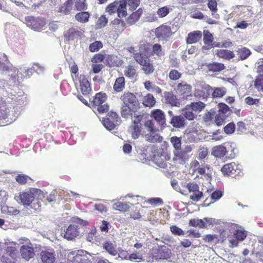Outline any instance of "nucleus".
Wrapping results in <instances>:
<instances>
[{
  "mask_svg": "<svg viewBox=\"0 0 263 263\" xmlns=\"http://www.w3.org/2000/svg\"><path fill=\"white\" fill-rule=\"evenodd\" d=\"M202 33L200 31H196L189 33L186 38V43L187 44H193L197 43L201 40Z\"/></svg>",
  "mask_w": 263,
  "mask_h": 263,
  "instance_id": "nucleus-25",
  "label": "nucleus"
},
{
  "mask_svg": "<svg viewBox=\"0 0 263 263\" xmlns=\"http://www.w3.org/2000/svg\"><path fill=\"white\" fill-rule=\"evenodd\" d=\"M123 105L132 107L133 108H139V103L135 95L129 92H124L120 97Z\"/></svg>",
  "mask_w": 263,
  "mask_h": 263,
  "instance_id": "nucleus-7",
  "label": "nucleus"
},
{
  "mask_svg": "<svg viewBox=\"0 0 263 263\" xmlns=\"http://www.w3.org/2000/svg\"><path fill=\"white\" fill-rule=\"evenodd\" d=\"M92 256L86 251H79L73 257L69 263H90L91 262Z\"/></svg>",
  "mask_w": 263,
  "mask_h": 263,
  "instance_id": "nucleus-9",
  "label": "nucleus"
},
{
  "mask_svg": "<svg viewBox=\"0 0 263 263\" xmlns=\"http://www.w3.org/2000/svg\"><path fill=\"white\" fill-rule=\"evenodd\" d=\"M167 115L170 119L169 123L173 127L181 128L186 126L187 123L182 115H175L172 110H168Z\"/></svg>",
  "mask_w": 263,
  "mask_h": 263,
  "instance_id": "nucleus-5",
  "label": "nucleus"
},
{
  "mask_svg": "<svg viewBox=\"0 0 263 263\" xmlns=\"http://www.w3.org/2000/svg\"><path fill=\"white\" fill-rule=\"evenodd\" d=\"M196 172L200 175L203 176L204 179L207 180H210L212 178L213 168L209 165L201 164V166H199L196 169Z\"/></svg>",
  "mask_w": 263,
  "mask_h": 263,
  "instance_id": "nucleus-15",
  "label": "nucleus"
},
{
  "mask_svg": "<svg viewBox=\"0 0 263 263\" xmlns=\"http://www.w3.org/2000/svg\"><path fill=\"white\" fill-rule=\"evenodd\" d=\"M10 88V86H8L7 83L5 80L0 81V95L2 96L8 95L9 96V92L8 89Z\"/></svg>",
  "mask_w": 263,
  "mask_h": 263,
  "instance_id": "nucleus-47",
  "label": "nucleus"
},
{
  "mask_svg": "<svg viewBox=\"0 0 263 263\" xmlns=\"http://www.w3.org/2000/svg\"><path fill=\"white\" fill-rule=\"evenodd\" d=\"M65 39L67 41H74L81 37L82 32L78 29L71 28L64 32Z\"/></svg>",
  "mask_w": 263,
  "mask_h": 263,
  "instance_id": "nucleus-14",
  "label": "nucleus"
},
{
  "mask_svg": "<svg viewBox=\"0 0 263 263\" xmlns=\"http://www.w3.org/2000/svg\"><path fill=\"white\" fill-rule=\"evenodd\" d=\"M226 118V115L223 114H218L215 117V123L218 126H221L223 124Z\"/></svg>",
  "mask_w": 263,
  "mask_h": 263,
  "instance_id": "nucleus-61",
  "label": "nucleus"
},
{
  "mask_svg": "<svg viewBox=\"0 0 263 263\" xmlns=\"http://www.w3.org/2000/svg\"><path fill=\"white\" fill-rule=\"evenodd\" d=\"M208 69L213 72H219L224 68V66L222 63L214 62L208 65Z\"/></svg>",
  "mask_w": 263,
  "mask_h": 263,
  "instance_id": "nucleus-42",
  "label": "nucleus"
},
{
  "mask_svg": "<svg viewBox=\"0 0 263 263\" xmlns=\"http://www.w3.org/2000/svg\"><path fill=\"white\" fill-rule=\"evenodd\" d=\"M129 129L132 138L134 139H138L141 134V126L132 125L130 126Z\"/></svg>",
  "mask_w": 263,
  "mask_h": 263,
  "instance_id": "nucleus-37",
  "label": "nucleus"
},
{
  "mask_svg": "<svg viewBox=\"0 0 263 263\" xmlns=\"http://www.w3.org/2000/svg\"><path fill=\"white\" fill-rule=\"evenodd\" d=\"M107 96L105 93L99 92L96 95L93 100V105L99 113H104L108 111L109 106L106 103Z\"/></svg>",
  "mask_w": 263,
  "mask_h": 263,
  "instance_id": "nucleus-3",
  "label": "nucleus"
},
{
  "mask_svg": "<svg viewBox=\"0 0 263 263\" xmlns=\"http://www.w3.org/2000/svg\"><path fill=\"white\" fill-rule=\"evenodd\" d=\"M216 54L219 58L224 59L226 60H230L234 57V53L228 50L219 49L216 51Z\"/></svg>",
  "mask_w": 263,
  "mask_h": 263,
  "instance_id": "nucleus-29",
  "label": "nucleus"
},
{
  "mask_svg": "<svg viewBox=\"0 0 263 263\" xmlns=\"http://www.w3.org/2000/svg\"><path fill=\"white\" fill-rule=\"evenodd\" d=\"M103 123L104 127L108 130L114 129L116 126L119 125L115 123V121H112V120H109L107 118L103 120Z\"/></svg>",
  "mask_w": 263,
  "mask_h": 263,
  "instance_id": "nucleus-49",
  "label": "nucleus"
},
{
  "mask_svg": "<svg viewBox=\"0 0 263 263\" xmlns=\"http://www.w3.org/2000/svg\"><path fill=\"white\" fill-rule=\"evenodd\" d=\"M165 102L172 106L179 107L180 102L176 96L171 91H165L163 93Z\"/></svg>",
  "mask_w": 263,
  "mask_h": 263,
  "instance_id": "nucleus-16",
  "label": "nucleus"
},
{
  "mask_svg": "<svg viewBox=\"0 0 263 263\" xmlns=\"http://www.w3.org/2000/svg\"><path fill=\"white\" fill-rule=\"evenodd\" d=\"M112 23L114 28L119 31H122L126 28V23L121 19L115 18Z\"/></svg>",
  "mask_w": 263,
  "mask_h": 263,
  "instance_id": "nucleus-41",
  "label": "nucleus"
},
{
  "mask_svg": "<svg viewBox=\"0 0 263 263\" xmlns=\"http://www.w3.org/2000/svg\"><path fill=\"white\" fill-rule=\"evenodd\" d=\"M80 233L79 227L76 224H72L69 225L63 234L65 239L68 240H72L79 236Z\"/></svg>",
  "mask_w": 263,
  "mask_h": 263,
  "instance_id": "nucleus-8",
  "label": "nucleus"
},
{
  "mask_svg": "<svg viewBox=\"0 0 263 263\" xmlns=\"http://www.w3.org/2000/svg\"><path fill=\"white\" fill-rule=\"evenodd\" d=\"M130 203L118 202L113 204L112 208L121 212H126L130 208Z\"/></svg>",
  "mask_w": 263,
  "mask_h": 263,
  "instance_id": "nucleus-36",
  "label": "nucleus"
},
{
  "mask_svg": "<svg viewBox=\"0 0 263 263\" xmlns=\"http://www.w3.org/2000/svg\"><path fill=\"white\" fill-rule=\"evenodd\" d=\"M182 76V73L175 69L171 70L169 72V78L171 80L176 81L179 80Z\"/></svg>",
  "mask_w": 263,
  "mask_h": 263,
  "instance_id": "nucleus-57",
  "label": "nucleus"
},
{
  "mask_svg": "<svg viewBox=\"0 0 263 263\" xmlns=\"http://www.w3.org/2000/svg\"><path fill=\"white\" fill-rule=\"evenodd\" d=\"M237 55L241 60L247 59L251 54V51L248 48L245 47L238 48L237 50Z\"/></svg>",
  "mask_w": 263,
  "mask_h": 263,
  "instance_id": "nucleus-32",
  "label": "nucleus"
},
{
  "mask_svg": "<svg viewBox=\"0 0 263 263\" xmlns=\"http://www.w3.org/2000/svg\"><path fill=\"white\" fill-rule=\"evenodd\" d=\"M205 106V104L201 101L193 102L186 106V109L200 112L204 109Z\"/></svg>",
  "mask_w": 263,
  "mask_h": 263,
  "instance_id": "nucleus-23",
  "label": "nucleus"
},
{
  "mask_svg": "<svg viewBox=\"0 0 263 263\" xmlns=\"http://www.w3.org/2000/svg\"><path fill=\"white\" fill-rule=\"evenodd\" d=\"M2 212L9 215H16L19 213V211L13 207L4 206L1 209Z\"/></svg>",
  "mask_w": 263,
  "mask_h": 263,
  "instance_id": "nucleus-46",
  "label": "nucleus"
},
{
  "mask_svg": "<svg viewBox=\"0 0 263 263\" xmlns=\"http://www.w3.org/2000/svg\"><path fill=\"white\" fill-rule=\"evenodd\" d=\"M144 126L148 132L158 131L157 127L155 125V121L151 119L145 120L144 122Z\"/></svg>",
  "mask_w": 263,
  "mask_h": 263,
  "instance_id": "nucleus-38",
  "label": "nucleus"
},
{
  "mask_svg": "<svg viewBox=\"0 0 263 263\" xmlns=\"http://www.w3.org/2000/svg\"><path fill=\"white\" fill-rule=\"evenodd\" d=\"M102 247L110 255L113 256L117 255L118 251L116 250V245L111 241L108 240L104 241L102 243Z\"/></svg>",
  "mask_w": 263,
  "mask_h": 263,
  "instance_id": "nucleus-21",
  "label": "nucleus"
},
{
  "mask_svg": "<svg viewBox=\"0 0 263 263\" xmlns=\"http://www.w3.org/2000/svg\"><path fill=\"white\" fill-rule=\"evenodd\" d=\"M170 12V8L167 6H164L160 8L157 11V14L159 17H164L166 16Z\"/></svg>",
  "mask_w": 263,
  "mask_h": 263,
  "instance_id": "nucleus-58",
  "label": "nucleus"
},
{
  "mask_svg": "<svg viewBox=\"0 0 263 263\" xmlns=\"http://www.w3.org/2000/svg\"><path fill=\"white\" fill-rule=\"evenodd\" d=\"M145 140L151 143L161 142L163 140V137L158 133V131L148 132L144 136Z\"/></svg>",
  "mask_w": 263,
  "mask_h": 263,
  "instance_id": "nucleus-19",
  "label": "nucleus"
},
{
  "mask_svg": "<svg viewBox=\"0 0 263 263\" xmlns=\"http://www.w3.org/2000/svg\"><path fill=\"white\" fill-rule=\"evenodd\" d=\"M139 13L137 12H133L130 16L128 17L127 20V23L129 25H133L135 24L139 18Z\"/></svg>",
  "mask_w": 263,
  "mask_h": 263,
  "instance_id": "nucleus-59",
  "label": "nucleus"
},
{
  "mask_svg": "<svg viewBox=\"0 0 263 263\" xmlns=\"http://www.w3.org/2000/svg\"><path fill=\"white\" fill-rule=\"evenodd\" d=\"M130 118L132 120V125L141 126L140 122L142 121L143 119V115H141L139 112H138L137 110H136L135 112H134L133 114H132V115L130 116Z\"/></svg>",
  "mask_w": 263,
  "mask_h": 263,
  "instance_id": "nucleus-40",
  "label": "nucleus"
},
{
  "mask_svg": "<svg viewBox=\"0 0 263 263\" xmlns=\"http://www.w3.org/2000/svg\"><path fill=\"white\" fill-rule=\"evenodd\" d=\"M9 98H11L12 102L17 105H23L26 104L27 102V97L25 95H13L11 92L9 93Z\"/></svg>",
  "mask_w": 263,
  "mask_h": 263,
  "instance_id": "nucleus-24",
  "label": "nucleus"
},
{
  "mask_svg": "<svg viewBox=\"0 0 263 263\" xmlns=\"http://www.w3.org/2000/svg\"><path fill=\"white\" fill-rule=\"evenodd\" d=\"M0 72L10 76L14 81V83H15L16 80L18 81L23 79L22 72L12 66L4 53L0 54Z\"/></svg>",
  "mask_w": 263,
  "mask_h": 263,
  "instance_id": "nucleus-1",
  "label": "nucleus"
},
{
  "mask_svg": "<svg viewBox=\"0 0 263 263\" xmlns=\"http://www.w3.org/2000/svg\"><path fill=\"white\" fill-rule=\"evenodd\" d=\"M127 5L123 3L119 5L117 13L119 17L125 16L127 15L126 12Z\"/></svg>",
  "mask_w": 263,
  "mask_h": 263,
  "instance_id": "nucleus-51",
  "label": "nucleus"
},
{
  "mask_svg": "<svg viewBox=\"0 0 263 263\" xmlns=\"http://www.w3.org/2000/svg\"><path fill=\"white\" fill-rule=\"evenodd\" d=\"M25 23L28 27L37 31H41L46 24L44 19L34 17L32 16L26 17Z\"/></svg>",
  "mask_w": 263,
  "mask_h": 263,
  "instance_id": "nucleus-6",
  "label": "nucleus"
},
{
  "mask_svg": "<svg viewBox=\"0 0 263 263\" xmlns=\"http://www.w3.org/2000/svg\"><path fill=\"white\" fill-rule=\"evenodd\" d=\"M41 257L42 261L44 263H53L55 260V251L52 249L42 250Z\"/></svg>",
  "mask_w": 263,
  "mask_h": 263,
  "instance_id": "nucleus-11",
  "label": "nucleus"
},
{
  "mask_svg": "<svg viewBox=\"0 0 263 263\" xmlns=\"http://www.w3.org/2000/svg\"><path fill=\"white\" fill-rule=\"evenodd\" d=\"M125 87V79L123 77L117 78L115 81L114 89L116 92L122 91Z\"/></svg>",
  "mask_w": 263,
  "mask_h": 263,
  "instance_id": "nucleus-30",
  "label": "nucleus"
},
{
  "mask_svg": "<svg viewBox=\"0 0 263 263\" xmlns=\"http://www.w3.org/2000/svg\"><path fill=\"white\" fill-rule=\"evenodd\" d=\"M44 197L43 191L38 189L32 188L28 191L21 193L15 197L16 201L24 205H29L34 199H42Z\"/></svg>",
  "mask_w": 263,
  "mask_h": 263,
  "instance_id": "nucleus-2",
  "label": "nucleus"
},
{
  "mask_svg": "<svg viewBox=\"0 0 263 263\" xmlns=\"http://www.w3.org/2000/svg\"><path fill=\"white\" fill-rule=\"evenodd\" d=\"M106 118L109 120H112V121H115V123H117V124H119L120 122V117L116 112L111 111L108 112Z\"/></svg>",
  "mask_w": 263,
  "mask_h": 263,
  "instance_id": "nucleus-56",
  "label": "nucleus"
},
{
  "mask_svg": "<svg viewBox=\"0 0 263 263\" xmlns=\"http://www.w3.org/2000/svg\"><path fill=\"white\" fill-rule=\"evenodd\" d=\"M10 115V111L6 108L5 103L0 97V120H6Z\"/></svg>",
  "mask_w": 263,
  "mask_h": 263,
  "instance_id": "nucleus-28",
  "label": "nucleus"
},
{
  "mask_svg": "<svg viewBox=\"0 0 263 263\" xmlns=\"http://www.w3.org/2000/svg\"><path fill=\"white\" fill-rule=\"evenodd\" d=\"M156 36L159 40H166L171 34V28L167 26H161L155 30Z\"/></svg>",
  "mask_w": 263,
  "mask_h": 263,
  "instance_id": "nucleus-12",
  "label": "nucleus"
},
{
  "mask_svg": "<svg viewBox=\"0 0 263 263\" xmlns=\"http://www.w3.org/2000/svg\"><path fill=\"white\" fill-rule=\"evenodd\" d=\"M72 9V1L68 0L66 1L60 8V11L65 14H68Z\"/></svg>",
  "mask_w": 263,
  "mask_h": 263,
  "instance_id": "nucleus-44",
  "label": "nucleus"
},
{
  "mask_svg": "<svg viewBox=\"0 0 263 263\" xmlns=\"http://www.w3.org/2000/svg\"><path fill=\"white\" fill-rule=\"evenodd\" d=\"M189 225L192 227H198L199 228H207L208 225L203 219H192L190 220Z\"/></svg>",
  "mask_w": 263,
  "mask_h": 263,
  "instance_id": "nucleus-39",
  "label": "nucleus"
},
{
  "mask_svg": "<svg viewBox=\"0 0 263 263\" xmlns=\"http://www.w3.org/2000/svg\"><path fill=\"white\" fill-rule=\"evenodd\" d=\"M235 129V125L233 122H231L224 127V131L227 134H233Z\"/></svg>",
  "mask_w": 263,
  "mask_h": 263,
  "instance_id": "nucleus-64",
  "label": "nucleus"
},
{
  "mask_svg": "<svg viewBox=\"0 0 263 263\" xmlns=\"http://www.w3.org/2000/svg\"><path fill=\"white\" fill-rule=\"evenodd\" d=\"M153 161L159 167L165 169L167 171H171L172 164L164 161L159 155H154Z\"/></svg>",
  "mask_w": 263,
  "mask_h": 263,
  "instance_id": "nucleus-20",
  "label": "nucleus"
},
{
  "mask_svg": "<svg viewBox=\"0 0 263 263\" xmlns=\"http://www.w3.org/2000/svg\"><path fill=\"white\" fill-rule=\"evenodd\" d=\"M135 59L146 74H151L153 72L154 70L153 64L147 57L144 54H138L136 55Z\"/></svg>",
  "mask_w": 263,
  "mask_h": 263,
  "instance_id": "nucleus-4",
  "label": "nucleus"
},
{
  "mask_svg": "<svg viewBox=\"0 0 263 263\" xmlns=\"http://www.w3.org/2000/svg\"><path fill=\"white\" fill-rule=\"evenodd\" d=\"M227 151L226 148L221 145L214 147L212 149V155L217 158L223 157L227 154Z\"/></svg>",
  "mask_w": 263,
  "mask_h": 263,
  "instance_id": "nucleus-26",
  "label": "nucleus"
},
{
  "mask_svg": "<svg viewBox=\"0 0 263 263\" xmlns=\"http://www.w3.org/2000/svg\"><path fill=\"white\" fill-rule=\"evenodd\" d=\"M212 98H221L227 93V89L224 87H213Z\"/></svg>",
  "mask_w": 263,
  "mask_h": 263,
  "instance_id": "nucleus-33",
  "label": "nucleus"
},
{
  "mask_svg": "<svg viewBox=\"0 0 263 263\" xmlns=\"http://www.w3.org/2000/svg\"><path fill=\"white\" fill-rule=\"evenodd\" d=\"M213 41L212 34L208 30H204L203 32V42L204 44L211 45Z\"/></svg>",
  "mask_w": 263,
  "mask_h": 263,
  "instance_id": "nucleus-48",
  "label": "nucleus"
},
{
  "mask_svg": "<svg viewBox=\"0 0 263 263\" xmlns=\"http://www.w3.org/2000/svg\"><path fill=\"white\" fill-rule=\"evenodd\" d=\"M202 195V192L198 190L196 192H192V194L190 195V199L194 201H198L200 200Z\"/></svg>",
  "mask_w": 263,
  "mask_h": 263,
  "instance_id": "nucleus-63",
  "label": "nucleus"
},
{
  "mask_svg": "<svg viewBox=\"0 0 263 263\" xmlns=\"http://www.w3.org/2000/svg\"><path fill=\"white\" fill-rule=\"evenodd\" d=\"M20 252L22 258L26 260H29L35 255L33 248L28 246H22L20 249Z\"/></svg>",
  "mask_w": 263,
  "mask_h": 263,
  "instance_id": "nucleus-18",
  "label": "nucleus"
},
{
  "mask_svg": "<svg viewBox=\"0 0 263 263\" xmlns=\"http://www.w3.org/2000/svg\"><path fill=\"white\" fill-rule=\"evenodd\" d=\"M153 49L154 54L157 55L158 57L163 55V52L162 50V47L160 44H154L153 47Z\"/></svg>",
  "mask_w": 263,
  "mask_h": 263,
  "instance_id": "nucleus-60",
  "label": "nucleus"
},
{
  "mask_svg": "<svg viewBox=\"0 0 263 263\" xmlns=\"http://www.w3.org/2000/svg\"><path fill=\"white\" fill-rule=\"evenodd\" d=\"M103 47V44L100 41H95L90 44L89 49L91 52H97Z\"/></svg>",
  "mask_w": 263,
  "mask_h": 263,
  "instance_id": "nucleus-52",
  "label": "nucleus"
},
{
  "mask_svg": "<svg viewBox=\"0 0 263 263\" xmlns=\"http://www.w3.org/2000/svg\"><path fill=\"white\" fill-rule=\"evenodd\" d=\"M190 110L191 109H186V107L183 110V112L182 116L184 117V119H186L189 120H193L197 116L194 113H193L192 110Z\"/></svg>",
  "mask_w": 263,
  "mask_h": 263,
  "instance_id": "nucleus-53",
  "label": "nucleus"
},
{
  "mask_svg": "<svg viewBox=\"0 0 263 263\" xmlns=\"http://www.w3.org/2000/svg\"><path fill=\"white\" fill-rule=\"evenodd\" d=\"M80 85L83 95L84 96L88 95L91 90V88L88 81L84 77H80Z\"/></svg>",
  "mask_w": 263,
  "mask_h": 263,
  "instance_id": "nucleus-22",
  "label": "nucleus"
},
{
  "mask_svg": "<svg viewBox=\"0 0 263 263\" xmlns=\"http://www.w3.org/2000/svg\"><path fill=\"white\" fill-rule=\"evenodd\" d=\"M170 142L174 148V150H178L181 148V138L177 136H173L171 138Z\"/></svg>",
  "mask_w": 263,
  "mask_h": 263,
  "instance_id": "nucleus-45",
  "label": "nucleus"
},
{
  "mask_svg": "<svg viewBox=\"0 0 263 263\" xmlns=\"http://www.w3.org/2000/svg\"><path fill=\"white\" fill-rule=\"evenodd\" d=\"M236 165L235 163H230L225 164L221 169L223 174L228 175H232L234 174L233 171H235V167Z\"/></svg>",
  "mask_w": 263,
  "mask_h": 263,
  "instance_id": "nucleus-34",
  "label": "nucleus"
},
{
  "mask_svg": "<svg viewBox=\"0 0 263 263\" xmlns=\"http://www.w3.org/2000/svg\"><path fill=\"white\" fill-rule=\"evenodd\" d=\"M143 104L149 107L154 106L156 103V100L153 95L148 93L143 99Z\"/></svg>",
  "mask_w": 263,
  "mask_h": 263,
  "instance_id": "nucleus-35",
  "label": "nucleus"
},
{
  "mask_svg": "<svg viewBox=\"0 0 263 263\" xmlns=\"http://www.w3.org/2000/svg\"><path fill=\"white\" fill-rule=\"evenodd\" d=\"M124 74L128 77L134 78L136 75V69L133 66H128L125 70Z\"/></svg>",
  "mask_w": 263,
  "mask_h": 263,
  "instance_id": "nucleus-55",
  "label": "nucleus"
},
{
  "mask_svg": "<svg viewBox=\"0 0 263 263\" xmlns=\"http://www.w3.org/2000/svg\"><path fill=\"white\" fill-rule=\"evenodd\" d=\"M76 19L81 23L88 22L89 17V14L87 12H81L78 13L75 16Z\"/></svg>",
  "mask_w": 263,
  "mask_h": 263,
  "instance_id": "nucleus-43",
  "label": "nucleus"
},
{
  "mask_svg": "<svg viewBox=\"0 0 263 263\" xmlns=\"http://www.w3.org/2000/svg\"><path fill=\"white\" fill-rule=\"evenodd\" d=\"M255 87L258 90L263 92V75L259 74L255 81Z\"/></svg>",
  "mask_w": 263,
  "mask_h": 263,
  "instance_id": "nucleus-50",
  "label": "nucleus"
},
{
  "mask_svg": "<svg viewBox=\"0 0 263 263\" xmlns=\"http://www.w3.org/2000/svg\"><path fill=\"white\" fill-rule=\"evenodd\" d=\"M119 4L117 2H114L110 4L106 8V10L110 14L114 13L117 11Z\"/></svg>",
  "mask_w": 263,
  "mask_h": 263,
  "instance_id": "nucleus-54",
  "label": "nucleus"
},
{
  "mask_svg": "<svg viewBox=\"0 0 263 263\" xmlns=\"http://www.w3.org/2000/svg\"><path fill=\"white\" fill-rule=\"evenodd\" d=\"M213 87L209 85L205 84L201 86V90L196 89L195 95L204 98H208L210 95L212 96Z\"/></svg>",
  "mask_w": 263,
  "mask_h": 263,
  "instance_id": "nucleus-17",
  "label": "nucleus"
},
{
  "mask_svg": "<svg viewBox=\"0 0 263 263\" xmlns=\"http://www.w3.org/2000/svg\"><path fill=\"white\" fill-rule=\"evenodd\" d=\"M192 86L190 84H187L184 82L179 83L177 85V90L181 94L184 95L189 93L191 92Z\"/></svg>",
  "mask_w": 263,
  "mask_h": 263,
  "instance_id": "nucleus-31",
  "label": "nucleus"
},
{
  "mask_svg": "<svg viewBox=\"0 0 263 263\" xmlns=\"http://www.w3.org/2000/svg\"><path fill=\"white\" fill-rule=\"evenodd\" d=\"M138 109L133 108L132 107L122 104L121 108V116L124 118H128L134 112H135Z\"/></svg>",
  "mask_w": 263,
  "mask_h": 263,
  "instance_id": "nucleus-27",
  "label": "nucleus"
},
{
  "mask_svg": "<svg viewBox=\"0 0 263 263\" xmlns=\"http://www.w3.org/2000/svg\"><path fill=\"white\" fill-rule=\"evenodd\" d=\"M151 116L161 126H166V119L164 113L160 109H154L151 111Z\"/></svg>",
  "mask_w": 263,
  "mask_h": 263,
  "instance_id": "nucleus-13",
  "label": "nucleus"
},
{
  "mask_svg": "<svg viewBox=\"0 0 263 263\" xmlns=\"http://www.w3.org/2000/svg\"><path fill=\"white\" fill-rule=\"evenodd\" d=\"M140 4V0H128L127 7L132 10H135Z\"/></svg>",
  "mask_w": 263,
  "mask_h": 263,
  "instance_id": "nucleus-62",
  "label": "nucleus"
},
{
  "mask_svg": "<svg viewBox=\"0 0 263 263\" xmlns=\"http://www.w3.org/2000/svg\"><path fill=\"white\" fill-rule=\"evenodd\" d=\"M173 154V161L181 164H184L191 157V155H187L181 148L178 150H174Z\"/></svg>",
  "mask_w": 263,
  "mask_h": 263,
  "instance_id": "nucleus-10",
  "label": "nucleus"
}]
</instances>
